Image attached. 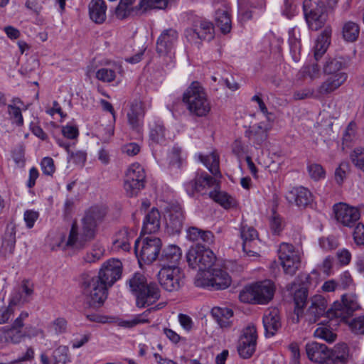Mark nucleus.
Masks as SVG:
<instances>
[{"label":"nucleus","mask_w":364,"mask_h":364,"mask_svg":"<svg viewBox=\"0 0 364 364\" xmlns=\"http://www.w3.org/2000/svg\"><path fill=\"white\" fill-rule=\"evenodd\" d=\"M178 33L173 29L165 30L158 38L156 50L160 55H167L178 42Z\"/></svg>","instance_id":"obj_26"},{"label":"nucleus","mask_w":364,"mask_h":364,"mask_svg":"<svg viewBox=\"0 0 364 364\" xmlns=\"http://www.w3.org/2000/svg\"><path fill=\"white\" fill-rule=\"evenodd\" d=\"M256 327L250 324L242 331L238 341L237 351L242 358H249L254 353L257 343Z\"/></svg>","instance_id":"obj_17"},{"label":"nucleus","mask_w":364,"mask_h":364,"mask_svg":"<svg viewBox=\"0 0 364 364\" xmlns=\"http://www.w3.org/2000/svg\"><path fill=\"white\" fill-rule=\"evenodd\" d=\"M16 226L10 223L7 225L2 239L1 252L4 255H12L16 245Z\"/></svg>","instance_id":"obj_31"},{"label":"nucleus","mask_w":364,"mask_h":364,"mask_svg":"<svg viewBox=\"0 0 364 364\" xmlns=\"http://www.w3.org/2000/svg\"><path fill=\"white\" fill-rule=\"evenodd\" d=\"M279 259L286 274L294 275L301 264V252L288 243H282L279 248Z\"/></svg>","instance_id":"obj_12"},{"label":"nucleus","mask_w":364,"mask_h":364,"mask_svg":"<svg viewBox=\"0 0 364 364\" xmlns=\"http://www.w3.org/2000/svg\"><path fill=\"white\" fill-rule=\"evenodd\" d=\"M299 31L296 28H291L289 31V45L290 53L293 60L296 63L300 60V53L301 45L300 41Z\"/></svg>","instance_id":"obj_39"},{"label":"nucleus","mask_w":364,"mask_h":364,"mask_svg":"<svg viewBox=\"0 0 364 364\" xmlns=\"http://www.w3.org/2000/svg\"><path fill=\"white\" fill-rule=\"evenodd\" d=\"M348 326L353 333L358 335H364V316L355 317L352 319Z\"/></svg>","instance_id":"obj_60"},{"label":"nucleus","mask_w":364,"mask_h":364,"mask_svg":"<svg viewBox=\"0 0 364 364\" xmlns=\"http://www.w3.org/2000/svg\"><path fill=\"white\" fill-rule=\"evenodd\" d=\"M211 314L221 328H227L230 326V318L233 316V312L230 309L216 306L212 309Z\"/></svg>","instance_id":"obj_41"},{"label":"nucleus","mask_w":364,"mask_h":364,"mask_svg":"<svg viewBox=\"0 0 364 364\" xmlns=\"http://www.w3.org/2000/svg\"><path fill=\"white\" fill-rule=\"evenodd\" d=\"M263 325L267 337L273 336L281 327L280 316L277 309L267 310L263 316Z\"/></svg>","instance_id":"obj_28"},{"label":"nucleus","mask_w":364,"mask_h":364,"mask_svg":"<svg viewBox=\"0 0 364 364\" xmlns=\"http://www.w3.org/2000/svg\"><path fill=\"white\" fill-rule=\"evenodd\" d=\"M144 114L145 111L140 100H136L130 103L127 113V120L131 128L137 133L142 129Z\"/></svg>","instance_id":"obj_21"},{"label":"nucleus","mask_w":364,"mask_h":364,"mask_svg":"<svg viewBox=\"0 0 364 364\" xmlns=\"http://www.w3.org/2000/svg\"><path fill=\"white\" fill-rule=\"evenodd\" d=\"M135 0H120L119 5L115 9V16L119 19L126 18L132 10V5Z\"/></svg>","instance_id":"obj_58"},{"label":"nucleus","mask_w":364,"mask_h":364,"mask_svg":"<svg viewBox=\"0 0 364 364\" xmlns=\"http://www.w3.org/2000/svg\"><path fill=\"white\" fill-rule=\"evenodd\" d=\"M168 3V0H141L138 6L143 11L153 9H164Z\"/></svg>","instance_id":"obj_55"},{"label":"nucleus","mask_w":364,"mask_h":364,"mask_svg":"<svg viewBox=\"0 0 364 364\" xmlns=\"http://www.w3.org/2000/svg\"><path fill=\"white\" fill-rule=\"evenodd\" d=\"M298 280L301 283L302 286L298 289H295L294 293V313L296 314L298 318L302 316L304 308L306 306L307 298H308V286L311 284V276L306 273H301L298 276ZM295 284L289 289V290H294L296 288Z\"/></svg>","instance_id":"obj_15"},{"label":"nucleus","mask_w":364,"mask_h":364,"mask_svg":"<svg viewBox=\"0 0 364 364\" xmlns=\"http://www.w3.org/2000/svg\"><path fill=\"white\" fill-rule=\"evenodd\" d=\"M182 277L181 269L175 264L164 266L158 274L160 284L168 291L179 289Z\"/></svg>","instance_id":"obj_14"},{"label":"nucleus","mask_w":364,"mask_h":364,"mask_svg":"<svg viewBox=\"0 0 364 364\" xmlns=\"http://www.w3.org/2000/svg\"><path fill=\"white\" fill-rule=\"evenodd\" d=\"M161 240L156 237L137 239L134 243V252L141 267L155 261L161 249Z\"/></svg>","instance_id":"obj_7"},{"label":"nucleus","mask_w":364,"mask_h":364,"mask_svg":"<svg viewBox=\"0 0 364 364\" xmlns=\"http://www.w3.org/2000/svg\"><path fill=\"white\" fill-rule=\"evenodd\" d=\"M350 168V164L347 161H341L335 171V181L341 185L343 183Z\"/></svg>","instance_id":"obj_59"},{"label":"nucleus","mask_w":364,"mask_h":364,"mask_svg":"<svg viewBox=\"0 0 364 364\" xmlns=\"http://www.w3.org/2000/svg\"><path fill=\"white\" fill-rule=\"evenodd\" d=\"M331 33V28L330 27H326L321 35L317 38L314 47V58L316 60H318L326 52L330 44Z\"/></svg>","instance_id":"obj_35"},{"label":"nucleus","mask_w":364,"mask_h":364,"mask_svg":"<svg viewBox=\"0 0 364 364\" xmlns=\"http://www.w3.org/2000/svg\"><path fill=\"white\" fill-rule=\"evenodd\" d=\"M319 246L325 251H330L336 249L338 245V240L334 237H322L318 241Z\"/></svg>","instance_id":"obj_61"},{"label":"nucleus","mask_w":364,"mask_h":364,"mask_svg":"<svg viewBox=\"0 0 364 364\" xmlns=\"http://www.w3.org/2000/svg\"><path fill=\"white\" fill-rule=\"evenodd\" d=\"M196 287L208 289H227L231 284L229 274L220 269H210L208 272L197 273L194 279Z\"/></svg>","instance_id":"obj_6"},{"label":"nucleus","mask_w":364,"mask_h":364,"mask_svg":"<svg viewBox=\"0 0 364 364\" xmlns=\"http://www.w3.org/2000/svg\"><path fill=\"white\" fill-rule=\"evenodd\" d=\"M331 355L339 363L346 364L349 358V349L346 343L337 344L331 350Z\"/></svg>","instance_id":"obj_48"},{"label":"nucleus","mask_w":364,"mask_h":364,"mask_svg":"<svg viewBox=\"0 0 364 364\" xmlns=\"http://www.w3.org/2000/svg\"><path fill=\"white\" fill-rule=\"evenodd\" d=\"M107 6L103 0H92L89 4L90 18L97 23H101L106 19Z\"/></svg>","instance_id":"obj_36"},{"label":"nucleus","mask_w":364,"mask_h":364,"mask_svg":"<svg viewBox=\"0 0 364 364\" xmlns=\"http://www.w3.org/2000/svg\"><path fill=\"white\" fill-rule=\"evenodd\" d=\"M347 62L343 57L328 58L323 65V72L327 76L321 85L330 95L344 84L348 78L345 72Z\"/></svg>","instance_id":"obj_2"},{"label":"nucleus","mask_w":364,"mask_h":364,"mask_svg":"<svg viewBox=\"0 0 364 364\" xmlns=\"http://www.w3.org/2000/svg\"><path fill=\"white\" fill-rule=\"evenodd\" d=\"M196 157L209 170L213 176L221 178V173L219 169V156L215 151H213L208 155L198 154L196 155Z\"/></svg>","instance_id":"obj_34"},{"label":"nucleus","mask_w":364,"mask_h":364,"mask_svg":"<svg viewBox=\"0 0 364 364\" xmlns=\"http://www.w3.org/2000/svg\"><path fill=\"white\" fill-rule=\"evenodd\" d=\"M134 231L123 228L115 234V252H129Z\"/></svg>","instance_id":"obj_32"},{"label":"nucleus","mask_w":364,"mask_h":364,"mask_svg":"<svg viewBox=\"0 0 364 364\" xmlns=\"http://www.w3.org/2000/svg\"><path fill=\"white\" fill-rule=\"evenodd\" d=\"M69 349L65 346H60L55 348L53 353V360L54 364H66L68 359Z\"/></svg>","instance_id":"obj_57"},{"label":"nucleus","mask_w":364,"mask_h":364,"mask_svg":"<svg viewBox=\"0 0 364 364\" xmlns=\"http://www.w3.org/2000/svg\"><path fill=\"white\" fill-rule=\"evenodd\" d=\"M160 298V289L154 282H150L142 289L136 297L138 307H145L154 304Z\"/></svg>","instance_id":"obj_24"},{"label":"nucleus","mask_w":364,"mask_h":364,"mask_svg":"<svg viewBox=\"0 0 364 364\" xmlns=\"http://www.w3.org/2000/svg\"><path fill=\"white\" fill-rule=\"evenodd\" d=\"M33 293V285L28 280H23L15 287L9 299L10 306L23 305L30 301Z\"/></svg>","instance_id":"obj_22"},{"label":"nucleus","mask_w":364,"mask_h":364,"mask_svg":"<svg viewBox=\"0 0 364 364\" xmlns=\"http://www.w3.org/2000/svg\"><path fill=\"white\" fill-rule=\"evenodd\" d=\"M183 102L188 110L198 117H205L211 109L207 93L198 82H192L186 89L183 95Z\"/></svg>","instance_id":"obj_3"},{"label":"nucleus","mask_w":364,"mask_h":364,"mask_svg":"<svg viewBox=\"0 0 364 364\" xmlns=\"http://www.w3.org/2000/svg\"><path fill=\"white\" fill-rule=\"evenodd\" d=\"M306 351L309 360L318 363L328 358L331 353V350L325 344L317 342L307 343Z\"/></svg>","instance_id":"obj_30"},{"label":"nucleus","mask_w":364,"mask_h":364,"mask_svg":"<svg viewBox=\"0 0 364 364\" xmlns=\"http://www.w3.org/2000/svg\"><path fill=\"white\" fill-rule=\"evenodd\" d=\"M350 159L353 166L364 173V148H355L350 154Z\"/></svg>","instance_id":"obj_50"},{"label":"nucleus","mask_w":364,"mask_h":364,"mask_svg":"<svg viewBox=\"0 0 364 364\" xmlns=\"http://www.w3.org/2000/svg\"><path fill=\"white\" fill-rule=\"evenodd\" d=\"M82 289V294L90 306L100 307L107 299L108 287L100 279L93 277L85 279Z\"/></svg>","instance_id":"obj_9"},{"label":"nucleus","mask_w":364,"mask_h":364,"mask_svg":"<svg viewBox=\"0 0 364 364\" xmlns=\"http://www.w3.org/2000/svg\"><path fill=\"white\" fill-rule=\"evenodd\" d=\"M214 27L206 20L196 21L193 27L185 30L183 41L186 46L199 47L203 41H210L214 38Z\"/></svg>","instance_id":"obj_8"},{"label":"nucleus","mask_w":364,"mask_h":364,"mask_svg":"<svg viewBox=\"0 0 364 364\" xmlns=\"http://www.w3.org/2000/svg\"><path fill=\"white\" fill-rule=\"evenodd\" d=\"M310 306L307 310V316L311 323L316 322L318 318L327 314V317L333 318L328 316L330 309L327 310L328 301L324 296L321 294H316L310 299Z\"/></svg>","instance_id":"obj_23"},{"label":"nucleus","mask_w":364,"mask_h":364,"mask_svg":"<svg viewBox=\"0 0 364 364\" xmlns=\"http://www.w3.org/2000/svg\"><path fill=\"white\" fill-rule=\"evenodd\" d=\"M303 10L309 28L312 31H318L323 26L327 15L323 4L312 0H304Z\"/></svg>","instance_id":"obj_11"},{"label":"nucleus","mask_w":364,"mask_h":364,"mask_svg":"<svg viewBox=\"0 0 364 364\" xmlns=\"http://www.w3.org/2000/svg\"><path fill=\"white\" fill-rule=\"evenodd\" d=\"M183 213L179 206H171L167 208L164 219L167 228L171 229L173 232H179L183 221Z\"/></svg>","instance_id":"obj_27"},{"label":"nucleus","mask_w":364,"mask_h":364,"mask_svg":"<svg viewBox=\"0 0 364 364\" xmlns=\"http://www.w3.org/2000/svg\"><path fill=\"white\" fill-rule=\"evenodd\" d=\"M130 291L137 296V294L144 289L149 283H147L146 277L141 273H135L132 278L127 281Z\"/></svg>","instance_id":"obj_46"},{"label":"nucleus","mask_w":364,"mask_h":364,"mask_svg":"<svg viewBox=\"0 0 364 364\" xmlns=\"http://www.w3.org/2000/svg\"><path fill=\"white\" fill-rule=\"evenodd\" d=\"M209 196L225 209L232 208L237 205V202L234 197L225 191H220L216 188L210 192Z\"/></svg>","instance_id":"obj_37"},{"label":"nucleus","mask_w":364,"mask_h":364,"mask_svg":"<svg viewBox=\"0 0 364 364\" xmlns=\"http://www.w3.org/2000/svg\"><path fill=\"white\" fill-rule=\"evenodd\" d=\"M94 277L100 279L107 287H111L114 284V258L104 262L98 276Z\"/></svg>","instance_id":"obj_42"},{"label":"nucleus","mask_w":364,"mask_h":364,"mask_svg":"<svg viewBox=\"0 0 364 364\" xmlns=\"http://www.w3.org/2000/svg\"><path fill=\"white\" fill-rule=\"evenodd\" d=\"M300 73L303 77L308 78L311 80H315L320 77L321 70L318 65L316 63H309L304 65Z\"/></svg>","instance_id":"obj_49"},{"label":"nucleus","mask_w":364,"mask_h":364,"mask_svg":"<svg viewBox=\"0 0 364 364\" xmlns=\"http://www.w3.org/2000/svg\"><path fill=\"white\" fill-rule=\"evenodd\" d=\"M353 240L355 243L358 245H364V225L362 223H358L353 231Z\"/></svg>","instance_id":"obj_64"},{"label":"nucleus","mask_w":364,"mask_h":364,"mask_svg":"<svg viewBox=\"0 0 364 364\" xmlns=\"http://www.w3.org/2000/svg\"><path fill=\"white\" fill-rule=\"evenodd\" d=\"M144 168L138 163L131 164L125 173L124 189L132 197L136 196L145 186Z\"/></svg>","instance_id":"obj_10"},{"label":"nucleus","mask_w":364,"mask_h":364,"mask_svg":"<svg viewBox=\"0 0 364 364\" xmlns=\"http://www.w3.org/2000/svg\"><path fill=\"white\" fill-rule=\"evenodd\" d=\"M307 171L310 178L315 181L323 180L326 177V171L319 164H309L307 165Z\"/></svg>","instance_id":"obj_52"},{"label":"nucleus","mask_w":364,"mask_h":364,"mask_svg":"<svg viewBox=\"0 0 364 364\" xmlns=\"http://www.w3.org/2000/svg\"><path fill=\"white\" fill-rule=\"evenodd\" d=\"M316 338L323 339L327 342L331 343L336 340V335L331 330L329 326H319L314 333Z\"/></svg>","instance_id":"obj_54"},{"label":"nucleus","mask_w":364,"mask_h":364,"mask_svg":"<svg viewBox=\"0 0 364 364\" xmlns=\"http://www.w3.org/2000/svg\"><path fill=\"white\" fill-rule=\"evenodd\" d=\"M360 33L359 26L353 21H348L344 23L342 29L343 37L345 41L354 42L358 38Z\"/></svg>","instance_id":"obj_47"},{"label":"nucleus","mask_w":364,"mask_h":364,"mask_svg":"<svg viewBox=\"0 0 364 364\" xmlns=\"http://www.w3.org/2000/svg\"><path fill=\"white\" fill-rule=\"evenodd\" d=\"M149 139L151 146L155 144H164L166 142L167 132L164 126L162 121L160 119H154L149 122ZM153 155L158 160L161 165L164 166V160L159 158L157 154V148L153 146Z\"/></svg>","instance_id":"obj_19"},{"label":"nucleus","mask_w":364,"mask_h":364,"mask_svg":"<svg viewBox=\"0 0 364 364\" xmlns=\"http://www.w3.org/2000/svg\"><path fill=\"white\" fill-rule=\"evenodd\" d=\"M160 225L161 214L156 208L153 207L144 218L141 232L143 234L155 233L159 230Z\"/></svg>","instance_id":"obj_29"},{"label":"nucleus","mask_w":364,"mask_h":364,"mask_svg":"<svg viewBox=\"0 0 364 364\" xmlns=\"http://www.w3.org/2000/svg\"><path fill=\"white\" fill-rule=\"evenodd\" d=\"M100 217L98 208L92 207L90 208L82 218L80 228L77 226L76 223H74L68 237L63 236L59 245L63 247L82 248L87 242L94 238L97 222Z\"/></svg>","instance_id":"obj_1"},{"label":"nucleus","mask_w":364,"mask_h":364,"mask_svg":"<svg viewBox=\"0 0 364 364\" xmlns=\"http://www.w3.org/2000/svg\"><path fill=\"white\" fill-rule=\"evenodd\" d=\"M186 154L181 147L174 145L169 151L166 161L171 168H180L186 163Z\"/></svg>","instance_id":"obj_40"},{"label":"nucleus","mask_w":364,"mask_h":364,"mask_svg":"<svg viewBox=\"0 0 364 364\" xmlns=\"http://www.w3.org/2000/svg\"><path fill=\"white\" fill-rule=\"evenodd\" d=\"M186 238L193 242L201 240L207 244H211L214 240V236L210 231H203L196 227H190L187 228Z\"/></svg>","instance_id":"obj_43"},{"label":"nucleus","mask_w":364,"mask_h":364,"mask_svg":"<svg viewBox=\"0 0 364 364\" xmlns=\"http://www.w3.org/2000/svg\"><path fill=\"white\" fill-rule=\"evenodd\" d=\"M336 220L346 227H352L360 218L359 210L344 203L333 207Z\"/></svg>","instance_id":"obj_18"},{"label":"nucleus","mask_w":364,"mask_h":364,"mask_svg":"<svg viewBox=\"0 0 364 364\" xmlns=\"http://www.w3.org/2000/svg\"><path fill=\"white\" fill-rule=\"evenodd\" d=\"M240 237L242 240L243 252L248 257H258L259 254L255 250L259 240L255 229L245 224L241 225Z\"/></svg>","instance_id":"obj_20"},{"label":"nucleus","mask_w":364,"mask_h":364,"mask_svg":"<svg viewBox=\"0 0 364 364\" xmlns=\"http://www.w3.org/2000/svg\"><path fill=\"white\" fill-rule=\"evenodd\" d=\"M218 178L209 176L203 171L198 170L196 172L194 178L185 184V188L190 196H193L196 192L203 193L211 187L217 188Z\"/></svg>","instance_id":"obj_16"},{"label":"nucleus","mask_w":364,"mask_h":364,"mask_svg":"<svg viewBox=\"0 0 364 364\" xmlns=\"http://www.w3.org/2000/svg\"><path fill=\"white\" fill-rule=\"evenodd\" d=\"M23 334L21 328H14L13 326L7 329L4 334L5 341L14 344L19 343L23 338Z\"/></svg>","instance_id":"obj_56"},{"label":"nucleus","mask_w":364,"mask_h":364,"mask_svg":"<svg viewBox=\"0 0 364 364\" xmlns=\"http://www.w3.org/2000/svg\"><path fill=\"white\" fill-rule=\"evenodd\" d=\"M181 255L182 252L180 247L176 245H171L164 249L161 259L164 262H170L176 265L181 259Z\"/></svg>","instance_id":"obj_44"},{"label":"nucleus","mask_w":364,"mask_h":364,"mask_svg":"<svg viewBox=\"0 0 364 364\" xmlns=\"http://www.w3.org/2000/svg\"><path fill=\"white\" fill-rule=\"evenodd\" d=\"M7 113L13 124L17 127H22L23 125V118L21 109L14 105H9L7 106Z\"/></svg>","instance_id":"obj_53"},{"label":"nucleus","mask_w":364,"mask_h":364,"mask_svg":"<svg viewBox=\"0 0 364 364\" xmlns=\"http://www.w3.org/2000/svg\"><path fill=\"white\" fill-rule=\"evenodd\" d=\"M338 287L346 289L354 286V282L350 273L348 271L343 272L338 277Z\"/></svg>","instance_id":"obj_62"},{"label":"nucleus","mask_w":364,"mask_h":364,"mask_svg":"<svg viewBox=\"0 0 364 364\" xmlns=\"http://www.w3.org/2000/svg\"><path fill=\"white\" fill-rule=\"evenodd\" d=\"M67 330V321L63 318H58L50 322L47 327L48 332L51 335L64 333Z\"/></svg>","instance_id":"obj_51"},{"label":"nucleus","mask_w":364,"mask_h":364,"mask_svg":"<svg viewBox=\"0 0 364 364\" xmlns=\"http://www.w3.org/2000/svg\"><path fill=\"white\" fill-rule=\"evenodd\" d=\"M41 167L44 174L51 176L55 171L53 159L50 157H44L41 162Z\"/></svg>","instance_id":"obj_63"},{"label":"nucleus","mask_w":364,"mask_h":364,"mask_svg":"<svg viewBox=\"0 0 364 364\" xmlns=\"http://www.w3.org/2000/svg\"><path fill=\"white\" fill-rule=\"evenodd\" d=\"M286 199L291 204L306 207L313 200L312 193L303 186L294 187L286 193Z\"/></svg>","instance_id":"obj_25"},{"label":"nucleus","mask_w":364,"mask_h":364,"mask_svg":"<svg viewBox=\"0 0 364 364\" xmlns=\"http://www.w3.org/2000/svg\"><path fill=\"white\" fill-rule=\"evenodd\" d=\"M147 316L148 314L145 311L141 314L136 315L128 319L115 318V323L119 327L130 328L139 324L149 323Z\"/></svg>","instance_id":"obj_45"},{"label":"nucleus","mask_w":364,"mask_h":364,"mask_svg":"<svg viewBox=\"0 0 364 364\" xmlns=\"http://www.w3.org/2000/svg\"><path fill=\"white\" fill-rule=\"evenodd\" d=\"M214 252L201 245H192L186 253V261L188 266L198 269V273L208 272L215 262Z\"/></svg>","instance_id":"obj_5"},{"label":"nucleus","mask_w":364,"mask_h":364,"mask_svg":"<svg viewBox=\"0 0 364 364\" xmlns=\"http://www.w3.org/2000/svg\"><path fill=\"white\" fill-rule=\"evenodd\" d=\"M216 26L220 28L223 34L230 32L232 28V21L228 8L222 5L217 9L215 14Z\"/></svg>","instance_id":"obj_33"},{"label":"nucleus","mask_w":364,"mask_h":364,"mask_svg":"<svg viewBox=\"0 0 364 364\" xmlns=\"http://www.w3.org/2000/svg\"><path fill=\"white\" fill-rule=\"evenodd\" d=\"M328 95H329L328 92L320 84L316 88H306L302 90L295 92L294 94V98L295 100L313 98L318 100H323Z\"/></svg>","instance_id":"obj_38"},{"label":"nucleus","mask_w":364,"mask_h":364,"mask_svg":"<svg viewBox=\"0 0 364 364\" xmlns=\"http://www.w3.org/2000/svg\"><path fill=\"white\" fill-rule=\"evenodd\" d=\"M360 309L358 296L353 293L346 294L342 296L341 301L333 302L328 311V316L345 320Z\"/></svg>","instance_id":"obj_13"},{"label":"nucleus","mask_w":364,"mask_h":364,"mask_svg":"<svg viewBox=\"0 0 364 364\" xmlns=\"http://www.w3.org/2000/svg\"><path fill=\"white\" fill-rule=\"evenodd\" d=\"M275 287L270 280H264L246 286L240 293L242 302L256 304H267L272 299Z\"/></svg>","instance_id":"obj_4"}]
</instances>
